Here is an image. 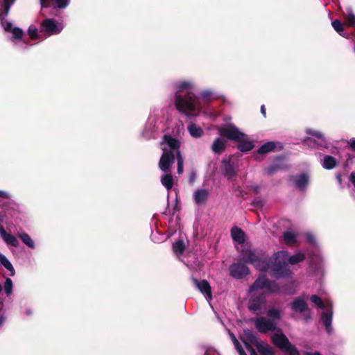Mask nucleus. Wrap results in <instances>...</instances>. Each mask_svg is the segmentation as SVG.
Returning <instances> with one entry per match:
<instances>
[{
  "mask_svg": "<svg viewBox=\"0 0 355 355\" xmlns=\"http://www.w3.org/2000/svg\"><path fill=\"white\" fill-rule=\"evenodd\" d=\"M242 340L250 355H258L256 350L252 347L250 345H253L257 347L263 341L258 339L255 333L249 329L244 330Z\"/></svg>",
  "mask_w": 355,
  "mask_h": 355,
  "instance_id": "nucleus-13",
  "label": "nucleus"
},
{
  "mask_svg": "<svg viewBox=\"0 0 355 355\" xmlns=\"http://www.w3.org/2000/svg\"><path fill=\"white\" fill-rule=\"evenodd\" d=\"M256 329L261 333L274 331L277 328V323L273 320L264 317H259L254 320Z\"/></svg>",
  "mask_w": 355,
  "mask_h": 355,
  "instance_id": "nucleus-15",
  "label": "nucleus"
},
{
  "mask_svg": "<svg viewBox=\"0 0 355 355\" xmlns=\"http://www.w3.org/2000/svg\"><path fill=\"white\" fill-rule=\"evenodd\" d=\"M160 144L163 153L159 162V168L164 173L168 172L176 157L178 173L182 174L184 171V159L180 150V141L170 135H165Z\"/></svg>",
  "mask_w": 355,
  "mask_h": 355,
  "instance_id": "nucleus-3",
  "label": "nucleus"
},
{
  "mask_svg": "<svg viewBox=\"0 0 355 355\" xmlns=\"http://www.w3.org/2000/svg\"><path fill=\"white\" fill-rule=\"evenodd\" d=\"M218 132L220 135L235 141L245 136V134L233 123H225Z\"/></svg>",
  "mask_w": 355,
  "mask_h": 355,
  "instance_id": "nucleus-12",
  "label": "nucleus"
},
{
  "mask_svg": "<svg viewBox=\"0 0 355 355\" xmlns=\"http://www.w3.org/2000/svg\"><path fill=\"white\" fill-rule=\"evenodd\" d=\"M332 27L341 36L347 37L344 33L343 26L341 24L340 21L338 19H335L331 22Z\"/></svg>",
  "mask_w": 355,
  "mask_h": 355,
  "instance_id": "nucleus-38",
  "label": "nucleus"
},
{
  "mask_svg": "<svg viewBox=\"0 0 355 355\" xmlns=\"http://www.w3.org/2000/svg\"><path fill=\"white\" fill-rule=\"evenodd\" d=\"M205 355H220V354L216 350L213 349H209L205 352Z\"/></svg>",
  "mask_w": 355,
  "mask_h": 355,
  "instance_id": "nucleus-46",
  "label": "nucleus"
},
{
  "mask_svg": "<svg viewBox=\"0 0 355 355\" xmlns=\"http://www.w3.org/2000/svg\"><path fill=\"white\" fill-rule=\"evenodd\" d=\"M261 112L263 115V116L266 117V108H265L264 105H262L261 107Z\"/></svg>",
  "mask_w": 355,
  "mask_h": 355,
  "instance_id": "nucleus-53",
  "label": "nucleus"
},
{
  "mask_svg": "<svg viewBox=\"0 0 355 355\" xmlns=\"http://www.w3.org/2000/svg\"><path fill=\"white\" fill-rule=\"evenodd\" d=\"M191 280L196 288L205 295L206 300L209 302L212 299L209 283L207 280L199 281L193 277H191Z\"/></svg>",
  "mask_w": 355,
  "mask_h": 355,
  "instance_id": "nucleus-18",
  "label": "nucleus"
},
{
  "mask_svg": "<svg viewBox=\"0 0 355 355\" xmlns=\"http://www.w3.org/2000/svg\"><path fill=\"white\" fill-rule=\"evenodd\" d=\"M291 309L297 313H304L307 309V304L305 300L302 297H297L291 304Z\"/></svg>",
  "mask_w": 355,
  "mask_h": 355,
  "instance_id": "nucleus-26",
  "label": "nucleus"
},
{
  "mask_svg": "<svg viewBox=\"0 0 355 355\" xmlns=\"http://www.w3.org/2000/svg\"><path fill=\"white\" fill-rule=\"evenodd\" d=\"M25 312L27 315H31L32 314V311L29 308L26 309Z\"/></svg>",
  "mask_w": 355,
  "mask_h": 355,
  "instance_id": "nucleus-55",
  "label": "nucleus"
},
{
  "mask_svg": "<svg viewBox=\"0 0 355 355\" xmlns=\"http://www.w3.org/2000/svg\"><path fill=\"white\" fill-rule=\"evenodd\" d=\"M237 148L241 152L246 153L249 152L254 148V142L250 140L248 135L245 134V136L236 141Z\"/></svg>",
  "mask_w": 355,
  "mask_h": 355,
  "instance_id": "nucleus-24",
  "label": "nucleus"
},
{
  "mask_svg": "<svg viewBox=\"0 0 355 355\" xmlns=\"http://www.w3.org/2000/svg\"><path fill=\"white\" fill-rule=\"evenodd\" d=\"M277 170V167L275 166H268L267 167L266 169H265V172L267 175H272V173H274Z\"/></svg>",
  "mask_w": 355,
  "mask_h": 355,
  "instance_id": "nucleus-45",
  "label": "nucleus"
},
{
  "mask_svg": "<svg viewBox=\"0 0 355 355\" xmlns=\"http://www.w3.org/2000/svg\"><path fill=\"white\" fill-rule=\"evenodd\" d=\"M320 164L324 169L331 170L337 166L338 161L331 155H324L321 159Z\"/></svg>",
  "mask_w": 355,
  "mask_h": 355,
  "instance_id": "nucleus-28",
  "label": "nucleus"
},
{
  "mask_svg": "<svg viewBox=\"0 0 355 355\" xmlns=\"http://www.w3.org/2000/svg\"><path fill=\"white\" fill-rule=\"evenodd\" d=\"M226 144L224 139L217 137L212 144L211 150L215 154H220L225 150Z\"/></svg>",
  "mask_w": 355,
  "mask_h": 355,
  "instance_id": "nucleus-27",
  "label": "nucleus"
},
{
  "mask_svg": "<svg viewBox=\"0 0 355 355\" xmlns=\"http://www.w3.org/2000/svg\"><path fill=\"white\" fill-rule=\"evenodd\" d=\"M184 249L185 245L182 241H178L173 244V250L177 255L182 254Z\"/></svg>",
  "mask_w": 355,
  "mask_h": 355,
  "instance_id": "nucleus-37",
  "label": "nucleus"
},
{
  "mask_svg": "<svg viewBox=\"0 0 355 355\" xmlns=\"http://www.w3.org/2000/svg\"><path fill=\"white\" fill-rule=\"evenodd\" d=\"M236 349L239 352V355H247L243 349L242 346L240 345L239 342L234 344Z\"/></svg>",
  "mask_w": 355,
  "mask_h": 355,
  "instance_id": "nucleus-44",
  "label": "nucleus"
},
{
  "mask_svg": "<svg viewBox=\"0 0 355 355\" xmlns=\"http://www.w3.org/2000/svg\"><path fill=\"white\" fill-rule=\"evenodd\" d=\"M288 355H300V352L296 347L293 348L292 350L287 352Z\"/></svg>",
  "mask_w": 355,
  "mask_h": 355,
  "instance_id": "nucleus-49",
  "label": "nucleus"
},
{
  "mask_svg": "<svg viewBox=\"0 0 355 355\" xmlns=\"http://www.w3.org/2000/svg\"><path fill=\"white\" fill-rule=\"evenodd\" d=\"M304 259L305 255L302 253L289 257L287 251H277L270 257V276L277 279L291 277L293 273L288 263L295 265Z\"/></svg>",
  "mask_w": 355,
  "mask_h": 355,
  "instance_id": "nucleus-4",
  "label": "nucleus"
},
{
  "mask_svg": "<svg viewBox=\"0 0 355 355\" xmlns=\"http://www.w3.org/2000/svg\"><path fill=\"white\" fill-rule=\"evenodd\" d=\"M17 236L29 248L35 249V242L27 233H26L24 232H19L17 234Z\"/></svg>",
  "mask_w": 355,
  "mask_h": 355,
  "instance_id": "nucleus-32",
  "label": "nucleus"
},
{
  "mask_svg": "<svg viewBox=\"0 0 355 355\" xmlns=\"http://www.w3.org/2000/svg\"><path fill=\"white\" fill-rule=\"evenodd\" d=\"M311 301L320 309H326L321 314V320L325 327L326 331L329 334L333 331L331 326L333 319V304L331 301L324 303L322 299L316 295L311 297Z\"/></svg>",
  "mask_w": 355,
  "mask_h": 355,
  "instance_id": "nucleus-7",
  "label": "nucleus"
},
{
  "mask_svg": "<svg viewBox=\"0 0 355 355\" xmlns=\"http://www.w3.org/2000/svg\"><path fill=\"white\" fill-rule=\"evenodd\" d=\"M231 236L233 241L238 244H243L245 241V232L237 226H234L232 228Z\"/></svg>",
  "mask_w": 355,
  "mask_h": 355,
  "instance_id": "nucleus-25",
  "label": "nucleus"
},
{
  "mask_svg": "<svg viewBox=\"0 0 355 355\" xmlns=\"http://www.w3.org/2000/svg\"><path fill=\"white\" fill-rule=\"evenodd\" d=\"M306 132L314 137L315 139L307 138L304 140L305 146L311 148H326L329 149L332 144L324 137V134L320 131L307 129Z\"/></svg>",
  "mask_w": 355,
  "mask_h": 355,
  "instance_id": "nucleus-9",
  "label": "nucleus"
},
{
  "mask_svg": "<svg viewBox=\"0 0 355 355\" xmlns=\"http://www.w3.org/2000/svg\"><path fill=\"white\" fill-rule=\"evenodd\" d=\"M243 259L245 262L252 264L257 270L262 272L270 271L271 260L261 257V252L259 250H246L242 252Z\"/></svg>",
  "mask_w": 355,
  "mask_h": 355,
  "instance_id": "nucleus-6",
  "label": "nucleus"
},
{
  "mask_svg": "<svg viewBox=\"0 0 355 355\" xmlns=\"http://www.w3.org/2000/svg\"><path fill=\"white\" fill-rule=\"evenodd\" d=\"M306 240L312 245L313 248L312 252L309 253L308 255L313 272L315 273L323 274L324 262L314 236L311 233H307L306 234Z\"/></svg>",
  "mask_w": 355,
  "mask_h": 355,
  "instance_id": "nucleus-8",
  "label": "nucleus"
},
{
  "mask_svg": "<svg viewBox=\"0 0 355 355\" xmlns=\"http://www.w3.org/2000/svg\"><path fill=\"white\" fill-rule=\"evenodd\" d=\"M28 33L30 37L33 40H36V39L40 38V35H39V31L35 26H31L28 28Z\"/></svg>",
  "mask_w": 355,
  "mask_h": 355,
  "instance_id": "nucleus-42",
  "label": "nucleus"
},
{
  "mask_svg": "<svg viewBox=\"0 0 355 355\" xmlns=\"http://www.w3.org/2000/svg\"><path fill=\"white\" fill-rule=\"evenodd\" d=\"M295 187L300 191L306 190L309 182V176L307 173H303L300 175H293L291 177Z\"/></svg>",
  "mask_w": 355,
  "mask_h": 355,
  "instance_id": "nucleus-20",
  "label": "nucleus"
},
{
  "mask_svg": "<svg viewBox=\"0 0 355 355\" xmlns=\"http://www.w3.org/2000/svg\"><path fill=\"white\" fill-rule=\"evenodd\" d=\"M187 130L193 138H199L204 134L202 128L193 123H191L188 125Z\"/></svg>",
  "mask_w": 355,
  "mask_h": 355,
  "instance_id": "nucleus-30",
  "label": "nucleus"
},
{
  "mask_svg": "<svg viewBox=\"0 0 355 355\" xmlns=\"http://www.w3.org/2000/svg\"><path fill=\"white\" fill-rule=\"evenodd\" d=\"M348 144L352 150H355V138L350 139L348 141ZM349 180L355 187V172H352L350 174Z\"/></svg>",
  "mask_w": 355,
  "mask_h": 355,
  "instance_id": "nucleus-40",
  "label": "nucleus"
},
{
  "mask_svg": "<svg viewBox=\"0 0 355 355\" xmlns=\"http://www.w3.org/2000/svg\"><path fill=\"white\" fill-rule=\"evenodd\" d=\"M343 15L346 25L348 26H355V15L351 7L346 8L345 10L343 11Z\"/></svg>",
  "mask_w": 355,
  "mask_h": 355,
  "instance_id": "nucleus-29",
  "label": "nucleus"
},
{
  "mask_svg": "<svg viewBox=\"0 0 355 355\" xmlns=\"http://www.w3.org/2000/svg\"><path fill=\"white\" fill-rule=\"evenodd\" d=\"M267 315L270 318L269 320H273L274 321L279 320L281 318L280 311L275 308L268 309Z\"/></svg>",
  "mask_w": 355,
  "mask_h": 355,
  "instance_id": "nucleus-39",
  "label": "nucleus"
},
{
  "mask_svg": "<svg viewBox=\"0 0 355 355\" xmlns=\"http://www.w3.org/2000/svg\"><path fill=\"white\" fill-rule=\"evenodd\" d=\"M42 8L47 7L50 3L54 9H64L69 3L70 0H40Z\"/></svg>",
  "mask_w": 355,
  "mask_h": 355,
  "instance_id": "nucleus-23",
  "label": "nucleus"
},
{
  "mask_svg": "<svg viewBox=\"0 0 355 355\" xmlns=\"http://www.w3.org/2000/svg\"><path fill=\"white\" fill-rule=\"evenodd\" d=\"M251 190L254 192L255 193H259L261 191V187L257 184L252 185L251 186Z\"/></svg>",
  "mask_w": 355,
  "mask_h": 355,
  "instance_id": "nucleus-47",
  "label": "nucleus"
},
{
  "mask_svg": "<svg viewBox=\"0 0 355 355\" xmlns=\"http://www.w3.org/2000/svg\"><path fill=\"white\" fill-rule=\"evenodd\" d=\"M63 28L62 21H58L54 19H46L41 23L40 33H44L47 36H51L59 34Z\"/></svg>",
  "mask_w": 355,
  "mask_h": 355,
  "instance_id": "nucleus-11",
  "label": "nucleus"
},
{
  "mask_svg": "<svg viewBox=\"0 0 355 355\" xmlns=\"http://www.w3.org/2000/svg\"><path fill=\"white\" fill-rule=\"evenodd\" d=\"M232 156H225L221 162V171L223 175L228 180H232L236 175L234 162L232 161Z\"/></svg>",
  "mask_w": 355,
  "mask_h": 355,
  "instance_id": "nucleus-16",
  "label": "nucleus"
},
{
  "mask_svg": "<svg viewBox=\"0 0 355 355\" xmlns=\"http://www.w3.org/2000/svg\"><path fill=\"white\" fill-rule=\"evenodd\" d=\"M297 235L292 231L285 232L284 234V239L286 243L293 245L296 243Z\"/></svg>",
  "mask_w": 355,
  "mask_h": 355,
  "instance_id": "nucleus-35",
  "label": "nucleus"
},
{
  "mask_svg": "<svg viewBox=\"0 0 355 355\" xmlns=\"http://www.w3.org/2000/svg\"><path fill=\"white\" fill-rule=\"evenodd\" d=\"M6 321V318L3 315L0 316V327H1Z\"/></svg>",
  "mask_w": 355,
  "mask_h": 355,
  "instance_id": "nucleus-52",
  "label": "nucleus"
},
{
  "mask_svg": "<svg viewBox=\"0 0 355 355\" xmlns=\"http://www.w3.org/2000/svg\"><path fill=\"white\" fill-rule=\"evenodd\" d=\"M257 349L261 355H275L270 347L264 342L259 344Z\"/></svg>",
  "mask_w": 355,
  "mask_h": 355,
  "instance_id": "nucleus-36",
  "label": "nucleus"
},
{
  "mask_svg": "<svg viewBox=\"0 0 355 355\" xmlns=\"http://www.w3.org/2000/svg\"><path fill=\"white\" fill-rule=\"evenodd\" d=\"M306 355H322L319 352H306Z\"/></svg>",
  "mask_w": 355,
  "mask_h": 355,
  "instance_id": "nucleus-54",
  "label": "nucleus"
},
{
  "mask_svg": "<svg viewBox=\"0 0 355 355\" xmlns=\"http://www.w3.org/2000/svg\"><path fill=\"white\" fill-rule=\"evenodd\" d=\"M157 119L155 116H150L141 132V136L146 139H154L157 135L158 128L156 125Z\"/></svg>",
  "mask_w": 355,
  "mask_h": 355,
  "instance_id": "nucleus-14",
  "label": "nucleus"
},
{
  "mask_svg": "<svg viewBox=\"0 0 355 355\" xmlns=\"http://www.w3.org/2000/svg\"><path fill=\"white\" fill-rule=\"evenodd\" d=\"M197 97L200 99V101L202 102V105L205 107V110L207 112L205 113V112H200V114H203L206 116H208L209 118L214 119L216 117L214 112L213 111V109L209 106V102L214 99L217 98L218 96L216 95V93L214 91L211 89H205L202 91L199 96Z\"/></svg>",
  "mask_w": 355,
  "mask_h": 355,
  "instance_id": "nucleus-10",
  "label": "nucleus"
},
{
  "mask_svg": "<svg viewBox=\"0 0 355 355\" xmlns=\"http://www.w3.org/2000/svg\"><path fill=\"white\" fill-rule=\"evenodd\" d=\"M0 198H9L10 195L6 191L0 190Z\"/></svg>",
  "mask_w": 355,
  "mask_h": 355,
  "instance_id": "nucleus-50",
  "label": "nucleus"
},
{
  "mask_svg": "<svg viewBox=\"0 0 355 355\" xmlns=\"http://www.w3.org/2000/svg\"><path fill=\"white\" fill-rule=\"evenodd\" d=\"M277 144L275 141H268L261 145L257 150L258 154H266L275 150Z\"/></svg>",
  "mask_w": 355,
  "mask_h": 355,
  "instance_id": "nucleus-31",
  "label": "nucleus"
},
{
  "mask_svg": "<svg viewBox=\"0 0 355 355\" xmlns=\"http://www.w3.org/2000/svg\"><path fill=\"white\" fill-rule=\"evenodd\" d=\"M15 0H0V20L1 24L6 32H11L12 36L10 38L14 45L19 49H25L28 43L22 39L24 32L18 27H13L12 24L6 19L10 12V7Z\"/></svg>",
  "mask_w": 355,
  "mask_h": 355,
  "instance_id": "nucleus-5",
  "label": "nucleus"
},
{
  "mask_svg": "<svg viewBox=\"0 0 355 355\" xmlns=\"http://www.w3.org/2000/svg\"><path fill=\"white\" fill-rule=\"evenodd\" d=\"M4 291L7 296L12 293V282L11 279L7 278L4 283Z\"/></svg>",
  "mask_w": 355,
  "mask_h": 355,
  "instance_id": "nucleus-41",
  "label": "nucleus"
},
{
  "mask_svg": "<svg viewBox=\"0 0 355 355\" xmlns=\"http://www.w3.org/2000/svg\"><path fill=\"white\" fill-rule=\"evenodd\" d=\"M162 184L168 190H171L173 186V179L171 174H165L161 177Z\"/></svg>",
  "mask_w": 355,
  "mask_h": 355,
  "instance_id": "nucleus-33",
  "label": "nucleus"
},
{
  "mask_svg": "<svg viewBox=\"0 0 355 355\" xmlns=\"http://www.w3.org/2000/svg\"><path fill=\"white\" fill-rule=\"evenodd\" d=\"M263 289L270 293H279L285 291L283 286L274 280L268 279L265 274L261 273L249 290L250 297L248 300V308L256 314L261 313V309L266 303L264 295L259 291V290Z\"/></svg>",
  "mask_w": 355,
  "mask_h": 355,
  "instance_id": "nucleus-2",
  "label": "nucleus"
},
{
  "mask_svg": "<svg viewBox=\"0 0 355 355\" xmlns=\"http://www.w3.org/2000/svg\"><path fill=\"white\" fill-rule=\"evenodd\" d=\"M336 180L339 184V186L341 187V188H343V185L342 184V178H341V174L338 173H336Z\"/></svg>",
  "mask_w": 355,
  "mask_h": 355,
  "instance_id": "nucleus-48",
  "label": "nucleus"
},
{
  "mask_svg": "<svg viewBox=\"0 0 355 355\" xmlns=\"http://www.w3.org/2000/svg\"><path fill=\"white\" fill-rule=\"evenodd\" d=\"M0 263L10 272V275H14L15 269L8 258L0 252Z\"/></svg>",
  "mask_w": 355,
  "mask_h": 355,
  "instance_id": "nucleus-34",
  "label": "nucleus"
},
{
  "mask_svg": "<svg viewBox=\"0 0 355 355\" xmlns=\"http://www.w3.org/2000/svg\"><path fill=\"white\" fill-rule=\"evenodd\" d=\"M230 338L234 344L237 343L239 342L234 334H230Z\"/></svg>",
  "mask_w": 355,
  "mask_h": 355,
  "instance_id": "nucleus-51",
  "label": "nucleus"
},
{
  "mask_svg": "<svg viewBox=\"0 0 355 355\" xmlns=\"http://www.w3.org/2000/svg\"><path fill=\"white\" fill-rule=\"evenodd\" d=\"M210 191L207 189H198L193 193V200L196 205H204L208 200Z\"/></svg>",
  "mask_w": 355,
  "mask_h": 355,
  "instance_id": "nucleus-21",
  "label": "nucleus"
},
{
  "mask_svg": "<svg viewBox=\"0 0 355 355\" xmlns=\"http://www.w3.org/2000/svg\"><path fill=\"white\" fill-rule=\"evenodd\" d=\"M0 236L3 241L8 245L17 248L19 245V241L12 234L8 233L3 226L0 225Z\"/></svg>",
  "mask_w": 355,
  "mask_h": 355,
  "instance_id": "nucleus-22",
  "label": "nucleus"
},
{
  "mask_svg": "<svg viewBox=\"0 0 355 355\" xmlns=\"http://www.w3.org/2000/svg\"><path fill=\"white\" fill-rule=\"evenodd\" d=\"M274 344L279 347L284 352L287 353L295 348L285 335L282 333H276L272 336Z\"/></svg>",
  "mask_w": 355,
  "mask_h": 355,
  "instance_id": "nucleus-17",
  "label": "nucleus"
},
{
  "mask_svg": "<svg viewBox=\"0 0 355 355\" xmlns=\"http://www.w3.org/2000/svg\"><path fill=\"white\" fill-rule=\"evenodd\" d=\"M175 90L174 104L176 110L191 119L200 115V112H207L202 102L197 96L191 94L189 90L193 89V83L191 80H182L173 83Z\"/></svg>",
  "mask_w": 355,
  "mask_h": 355,
  "instance_id": "nucleus-1",
  "label": "nucleus"
},
{
  "mask_svg": "<svg viewBox=\"0 0 355 355\" xmlns=\"http://www.w3.org/2000/svg\"><path fill=\"white\" fill-rule=\"evenodd\" d=\"M252 205L257 208H262L264 205V202L261 197L257 196L254 198Z\"/></svg>",
  "mask_w": 355,
  "mask_h": 355,
  "instance_id": "nucleus-43",
  "label": "nucleus"
},
{
  "mask_svg": "<svg viewBox=\"0 0 355 355\" xmlns=\"http://www.w3.org/2000/svg\"><path fill=\"white\" fill-rule=\"evenodd\" d=\"M250 272V270L248 266L243 263H232L230 266V275L237 279H242L245 276L248 275Z\"/></svg>",
  "mask_w": 355,
  "mask_h": 355,
  "instance_id": "nucleus-19",
  "label": "nucleus"
}]
</instances>
